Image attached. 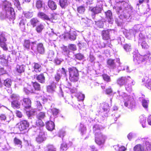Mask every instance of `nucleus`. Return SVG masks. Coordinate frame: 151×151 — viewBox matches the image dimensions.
Here are the masks:
<instances>
[{"mask_svg": "<svg viewBox=\"0 0 151 151\" xmlns=\"http://www.w3.org/2000/svg\"><path fill=\"white\" fill-rule=\"evenodd\" d=\"M2 5L4 8L3 12L0 14V17L2 19L7 18L13 20L15 18V13L11 4L4 0L2 1Z\"/></svg>", "mask_w": 151, "mask_h": 151, "instance_id": "f257e3e1", "label": "nucleus"}, {"mask_svg": "<svg viewBox=\"0 0 151 151\" xmlns=\"http://www.w3.org/2000/svg\"><path fill=\"white\" fill-rule=\"evenodd\" d=\"M141 141L142 145L139 144L135 146L134 151H149L151 150V140L145 138L142 139Z\"/></svg>", "mask_w": 151, "mask_h": 151, "instance_id": "f03ea898", "label": "nucleus"}, {"mask_svg": "<svg viewBox=\"0 0 151 151\" xmlns=\"http://www.w3.org/2000/svg\"><path fill=\"white\" fill-rule=\"evenodd\" d=\"M100 127L97 124L93 127V132L95 135V141L96 144L99 145L103 144L106 138V137L100 132Z\"/></svg>", "mask_w": 151, "mask_h": 151, "instance_id": "7ed1b4c3", "label": "nucleus"}, {"mask_svg": "<svg viewBox=\"0 0 151 151\" xmlns=\"http://www.w3.org/2000/svg\"><path fill=\"white\" fill-rule=\"evenodd\" d=\"M150 55V53L149 51L147 52L145 54L143 55L137 54L133 55L134 62L137 65L141 64L147 60Z\"/></svg>", "mask_w": 151, "mask_h": 151, "instance_id": "20e7f679", "label": "nucleus"}, {"mask_svg": "<svg viewBox=\"0 0 151 151\" xmlns=\"http://www.w3.org/2000/svg\"><path fill=\"white\" fill-rule=\"evenodd\" d=\"M124 99V106L128 108L132 109L134 106V99L132 96L123 93L122 95Z\"/></svg>", "mask_w": 151, "mask_h": 151, "instance_id": "39448f33", "label": "nucleus"}, {"mask_svg": "<svg viewBox=\"0 0 151 151\" xmlns=\"http://www.w3.org/2000/svg\"><path fill=\"white\" fill-rule=\"evenodd\" d=\"M122 6L120 7L116 8V10H118V12H119L122 9H123V14L124 17L126 18H129L132 11V8L129 6L128 4L125 2L122 3Z\"/></svg>", "mask_w": 151, "mask_h": 151, "instance_id": "423d86ee", "label": "nucleus"}, {"mask_svg": "<svg viewBox=\"0 0 151 151\" xmlns=\"http://www.w3.org/2000/svg\"><path fill=\"white\" fill-rule=\"evenodd\" d=\"M68 71L70 80L73 82L77 81L78 80L79 75L77 69L75 67H72L68 68Z\"/></svg>", "mask_w": 151, "mask_h": 151, "instance_id": "0eeeda50", "label": "nucleus"}, {"mask_svg": "<svg viewBox=\"0 0 151 151\" xmlns=\"http://www.w3.org/2000/svg\"><path fill=\"white\" fill-rule=\"evenodd\" d=\"M130 79V77L129 76L122 77L117 79L116 82L117 84L120 86L125 85L126 90L130 92L132 90L131 87L130 86L128 87L126 84L128 80H129Z\"/></svg>", "mask_w": 151, "mask_h": 151, "instance_id": "6e6552de", "label": "nucleus"}, {"mask_svg": "<svg viewBox=\"0 0 151 151\" xmlns=\"http://www.w3.org/2000/svg\"><path fill=\"white\" fill-rule=\"evenodd\" d=\"M12 98L13 100L11 103L12 106L14 108H19L21 104L19 101V96L16 95H13Z\"/></svg>", "mask_w": 151, "mask_h": 151, "instance_id": "1a4fd4ad", "label": "nucleus"}, {"mask_svg": "<svg viewBox=\"0 0 151 151\" xmlns=\"http://www.w3.org/2000/svg\"><path fill=\"white\" fill-rule=\"evenodd\" d=\"M47 135L43 130H41L39 132V134L36 137V140L37 142L40 144L45 141L46 139Z\"/></svg>", "mask_w": 151, "mask_h": 151, "instance_id": "9d476101", "label": "nucleus"}, {"mask_svg": "<svg viewBox=\"0 0 151 151\" xmlns=\"http://www.w3.org/2000/svg\"><path fill=\"white\" fill-rule=\"evenodd\" d=\"M117 63L116 64L114 63V60L109 59L108 60L107 63L111 68L117 70L118 67L121 64L119 62V59H117Z\"/></svg>", "mask_w": 151, "mask_h": 151, "instance_id": "9b49d317", "label": "nucleus"}, {"mask_svg": "<svg viewBox=\"0 0 151 151\" xmlns=\"http://www.w3.org/2000/svg\"><path fill=\"white\" fill-rule=\"evenodd\" d=\"M6 39L5 35L2 34L0 35V46L4 50H7L8 48L6 43Z\"/></svg>", "mask_w": 151, "mask_h": 151, "instance_id": "f8f14e48", "label": "nucleus"}, {"mask_svg": "<svg viewBox=\"0 0 151 151\" xmlns=\"http://www.w3.org/2000/svg\"><path fill=\"white\" fill-rule=\"evenodd\" d=\"M99 3H97L96 6L95 7H90L89 10L91 11L94 14H97L101 13L103 9L102 5L101 4H99Z\"/></svg>", "mask_w": 151, "mask_h": 151, "instance_id": "ddd939ff", "label": "nucleus"}, {"mask_svg": "<svg viewBox=\"0 0 151 151\" xmlns=\"http://www.w3.org/2000/svg\"><path fill=\"white\" fill-rule=\"evenodd\" d=\"M29 124L26 121H21L19 123L18 127L20 131H23L29 127Z\"/></svg>", "mask_w": 151, "mask_h": 151, "instance_id": "4468645a", "label": "nucleus"}, {"mask_svg": "<svg viewBox=\"0 0 151 151\" xmlns=\"http://www.w3.org/2000/svg\"><path fill=\"white\" fill-rule=\"evenodd\" d=\"M77 35V32L73 31H70L69 33H67L65 36L67 37L71 40H74L76 39Z\"/></svg>", "mask_w": 151, "mask_h": 151, "instance_id": "2eb2a0df", "label": "nucleus"}, {"mask_svg": "<svg viewBox=\"0 0 151 151\" xmlns=\"http://www.w3.org/2000/svg\"><path fill=\"white\" fill-rule=\"evenodd\" d=\"M105 14L106 19L109 23L112 24L114 21V19L111 12L110 10H108L105 12Z\"/></svg>", "mask_w": 151, "mask_h": 151, "instance_id": "dca6fc26", "label": "nucleus"}, {"mask_svg": "<svg viewBox=\"0 0 151 151\" xmlns=\"http://www.w3.org/2000/svg\"><path fill=\"white\" fill-rule=\"evenodd\" d=\"M39 99L40 100L39 101H37L36 102V104L37 106V109L39 110H41L42 109V106L40 102L43 101L45 102L46 101V99L44 97H42V96L39 97Z\"/></svg>", "mask_w": 151, "mask_h": 151, "instance_id": "f3484780", "label": "nucleus"}, {"mask_svg": "<svg viewBox=\"0 0 151 151\" xmlns=\"http://www.w3.org/2000/svg\"><path fill=\"white\" fill-rule=\"evenodd\" d=\"M32 67L33 70V72L36 73L40 72L42 70L41 65L39 64L36 63H34L32 64Z\"/></svg>", "mask_w": 151, "mask_h": 151, "instance_id": "a211bd4d", "label": "nucleus"}, {"mask_svg": "<svg viewBox=\"0 0 151 151\" xmlns=\"http://www.w3.org/2000/svg\"><path fill=\"white\" fill-rule=\"evenodd\" d=\"M110 29L102 31L101 32V36L102 39L104 40H108L110 38Z\"/></svg>", "mask_w": 151, "mask_h": 151, "instance_id": "6ab92c4d", "label": "nucleus"}, {"mask_svg": "<svg viewBox=\"0 0 151 151\" xmlns=\"http://www.w3.org/2000/svg\"><path fill=\"white\" fill-rule=\"evenodd\" d=\"M46 127L49 131H52L55 128V124L52 121L47 122L46 123Z\"/></svg>", "mask_w": 151, "mask_h": 151, "instance_id": "aec40b11", "label": "nucleus"}, {"mask_svg": "<svg viewBox=\"0 0 151 151\" xmlns=\"http://www.w3.org/2000/svg\"><path fill=\"white\" fill-rule=\"evenodd\" d=\"M22 105L26 109L29 108L31 106V101L29 99L24 98L23 99Z\"/></svg>", "mask_w": 151, "mask_h": 151, "instance_id": "412c9836", "label": "nucleus"}, {"mask_svg": "<svg viewBox=\"0 0 151 151\" xmlns=\"http://www.w3.org/2000/svg\"><path fill=\"white\" fill-rule=\"evenodd\" d=\"M144 29L143 26L142 25L137 24L135 25L132 29L134 30V32L136 34V33L139 31H142Z\"/></svg>", "mask_w": 151, "mask_h": 151, "instance_id": "4be33fe9", "label": "nucleus"}, {"mask_svg": "<svg viewBox=\"0 0 151 151\" xmlns=\"http://www.w3.org/2000/svg\"><path fill=\"white\" fill-rule=\"evenodd\" d=\"M41 54H43L45 52V50L43 44L42 43H39L38 44L37 51Z\"/></svg>", "mask_w": 151, "mask_h": 151, "instance_id": "5701e85b", "label": "nucleus"}, {"mask_svg": "<svg viewBox=\"0 0 151 151\" xmlns=\"http://www.w3.org/2000/svg\"><path fill=\"white\" fill-rule=\"evenodd\" d=\"M140 122L143 127L145 128L146 126V117L144 115L140 116L139 117Z\"/></svg>", "mask_w": 151, "mask_h": 151, "instance_id": "b1692460", "label": "nucleus"}, {"mask_svg": "<svg viewBox=\"0 0 151 151\" xmlns=\"http://www.w3.org/2000/svg\"><path fill=\"white\" fill-rule=\"evenodd\" d=\"M145 80L147 81L146 82L145 86L148 89L151 90V79L148 78L146 77L142 79V82H146Z\"/></svg>", "mask_w": 151, "mask_h": 151, "instance_id": "393cba45", "label": "nucleus"}, {"mask_svg": "<svg viewBox=\"0 0 151 151\" xmlns=\"http://www.w3.org/2000/svg\"><path fill=\"white\" fill-rule=\"evenodd\" d=\"M49 112H51L52 115L50 117L52 118L53 117V119L56 117L57 116V114L59 113V111L58 109L55 108H53L50 109L49 111H48V114H49Z\"/></svg>", "mask_w": 151, "mask_h": 151, "instance_id": "a878e982", "label": "nucleus"}, {"mask_svg": "<svg viewBox=\"0 0 151 151\" xmlns=\"http://www.w3.org/2000/svg\"><path fill=\"white\" fill-rule=\"evenodd\" d=\"M48 5L50 8L52 10H55L57 8V5L53 1L50 0L48 1Z\"/></svg>", "mask_w": 151, "mask_h": 151, "instance_id": "bb28decb", "label": "nucleus"}, {"mask_svg": "<svg viewBox=\"0 0 151 151\" xmlns=\"http://www.w3.org/2000/svg\"><path fill=\"white\" fill-rule=\"evenodd\" d=\"M135 34L134 32V30L132 29H130L128 32H127L126 34V37L129 39L131 37H134Z\"/></svg>", "mask_w": 151, "mask_h": 151, "instance_id": "cd10ccee", "label": "nucleus"}, {"mask_svg": "<svg viewBox=\"0 0 151 151\" xmlns=\"http://www.w3.org/2000/svg\"><path fill=\"white\" fill-rule=\"evenodd\" d=\"M36 79L40 83H43L45 82V78L43 74L37 76Z\"/></svg>", "mask_w": 151, "mask_h": 151, "instance_id": "c85d7f7f", "label": "nucleus"}, {"mask_svg": "<svg viewBox=\"0 0 151 151\" xmlns=\"http://www.w3.org/2000/svg\"><path fill=\"white\" fill-rule=\"evenodd\" d=\"M139 45H141L144 49H147L149 46L146 42L145 40H139Z\"/></svg>", "mask_w": 151, "mask_h": 151, "instance_id": "c756f323", "label": "nucleus"}, {"mask_svg": "<svg viewBox=\"0 0 151 151\" xmlns=\"http://www.w3.org/2000/svg\"><path fill=\"white\" fill-rule=\"evenodd\" d=\"M38 16L43 19L51 21V19H50L48 16L44 13L41 12L39 13Z\"/></svg>", "mask_w": 151, "mask_h": 151, "instance_id": "7c9ffc66", "label": "nucleus"}, {"mask_svg": "<svg viewBox=\"0 0 151 151\" xmlns=\"http://www.w3.org/2000/svg\"><path fill=\"white\" fill-rule=\"evenodd\" d=\"M0 119L2 121H6L7 123H8L11 120V118L10 116L8 117H6L4 114H1L0 116Z\"/></svg>", "mask_w": 151, "mask_h": 151, "instance_id": "2f4dec72", "label": "nucleus"}, {"mask_svg": "<svg viewBox=\"0 0 151 151\" xmlns=\"http://www.w3.org/2000/svg\"><path fill=\"white\" fill-rule=\"evenodd\" d=\"M25 66L24 65H17L16 66V70L19 73H21L24 72Z\"/></svg>", "mask_w": 151, "mask_h": 151, "instance_id": "473e14b6", "label": "nucleus"}, {"mask_svg": "<svg viewBox=\"0 0 151 151\" xmlns=\"http://www.w3.org/2000/svg\"><path fill=\"white\" fill-rule=\"evenodd\" d=\"M56 88V85L54 83L51 85L47 87V91L49 93H52L54 91Z\"/></svg>", "mask_w": 151, "mask_h": 151, "instance_id": "72a5a7b5", "label": "nucleus"}, {"mask_svg": "<svg viewBox=\"0 0 151 151\" xmlns=\"http://www.w3.org/2000/svg\"><path fill=\"white\" fill-rule=\"evenodd\" d=\"M59 3L62 8H65L68 5V2L67 0H60Z\"/></svg>", "mask_w": 151, "mask_h": 151, "instance_id": "f704fd0d", "label": "nucleus"}, {"mask_svg": "<svg viewBox=\"0 0 151 151\" xmlns=\"http://www.w3.org/2000/svg\"><path fill=\"white\" fill-rule=\"evenodd\" d=\"M31 42L29 40H25L23 44L24 47L27 50L29 49L30 46H31Z\"/></svg>", "mask_w": 151, "mask_h": 151, "instance_id": "c9c22d12", "label": "nucleus"}, {"mask_svg": "<svg viewBox=\"0 0 151 151\" xmlns=\"http://www.w3.org/2000/svg\"><path fill=\"white\" fill-rule=\"evenodd\" d=\"M26 22V20L21 19L20 22H19V26L21 28V30L22 31L24 30L25 29V23Z\"/></svg>", "mask_w": 151, "mask_h": 151, "instance_id": "e433bc0d", "label": "nucleus"}, {"mask_svg": "<svg viewBox=\"0 0 151 151\" xmlns=\"http://www.w3.org/2000/svg\"><path fill=\"white\" fill-rule=\"evenodd\" d=\"M12 84V81L11 79L7 78L4 81V84L6 87H9Z\"/></svg>", "mask_w": 151, "mask_h": 151, "instance_id": "4c0bfd02", "label": "nucleus"}, {"mask_svg": "<svg viewBox=\"0 0 151 151\" xmlns=\"http://www.w3.org/2000/svg\"><path fill=\"white\" fill-rule=\"evenodd\" d=\"M79 130L81 132V134L82 135H84L86 133V127H85L83 124H81Z\"/></svg>", "mask_w": 151, "mask_h": 151, "instance_id": "58836bf2", "label": "nucleus"}, {"mask_svg": "<svg viewBox=\"0 0 151 151\" xmlns=\"http://www.w3.org/2000/svg\"><path fill=\"white\" fill-rule=\"evenodd\" d=\"M38 44H37V42L35 41L31 42V48L34 51H37V49Z\"/></svg>", "mask_w": 151, "mask_h": 151, "instance_id": "ea45409f", "label": "nucleus"}, {"mask_svg": "<svg viewBox=\"0 0 151 151\" xmlns=\"http://www.w3.org/2000/svg\"><path fill=\"white\" fill-rule=\"evenodd\" d=\"M45 117V113L43 112H41L37 114V119H42Z\"/></svg>", "mask_w": 151, "mask_h": 151, "instance_id": "a19ab883", "label": "nucleus"}, {"mask_svg": "<svg viewBox=\"0 0 151 151\" xmlns=\"http://www.w3.org/2000/svg\"><path fill=\"white\" fill-rule=\"evenodd\" d=\"M126 70L127 72L129 73L131 71L129 70V67L128 66H124V67H122L121 66H119L117 68V71L119 72V70Z\"/></svg>", "mask_w": 151, "mask_h": 151, "instance_id": "79ce46f5", "label": "nucleus"}, {"mask_svg": "<svg viewBox=\"0 0 151 151\" xmlns=\"http://www.w3.org/2000/svg\"><path fill=\"white\" fill-rule=\"evenodd\" d=\"M125 50L127 52H129L131 50L132 48L130 44H126L123 46Z\"/></svg>", "mask_w": 151, "mask_h": 151, "instance_id": "37998d69", "label": "nucleus"}, {"mask_svg": "<svg viewBox=\"0 0 151 151\" xmlns=\"http://www.w3.org/2000/svg\"><path fill=\"white\" fill-rule=\"evenodd\" d=\"M104 80L106 82H109L111 81V80L110 76L106 74H104L102 75Z\"/></svg>", "mask_w": 151, "mask_h": 151, "instance_id": "c03bdc74", "label": "nucleus"}, {"mask_svg": "<svg viewBox=\"0 0 151 151\" xmlns=\"http://www.w3.org/2000/svg\"><path fill=\"white\" fill-rule=\"evenodd\" d=\"M114 147L116 150H118L119 151H125L127 149L124 147L122 146L119 147V145H115L114 146Z\"/></svg>", "mask_w": 151, "mask_h": 151, "instance_id": "a18cd8bd", "label": "nucleus"}, {"mask_svg": "<svg viewBox=\"0 0 151 151\" xmlns=\"http://www.w3.org/2000/svg\"><path fill=\"white\" fill-rule=\"evenodd\" d=\"M33 86L35 90L39 91L40 89V84L38 83L35 82H32Z\"/></svg>", "mask_w": 151, "mask_h": 151, "instance_id": "49530a36", "label": "nucleus"}, {"mask_svg": "<svg viewBox=\"0 0 151 151\" xmlns=\"http://www.w3.org/2000/svg\"><path fill=\"white\" fill-rule=\"evenodd\" d=\"M23 14L24 16L27 18H30L33 16L32 12H23Z\"/></svg>", "mask_w": 151, "mask_h": 151, "instance_id": "de8ad7c7", "label": "nucleus"}, {"mask_svg": "<svg viewBox=\"0 0 151 151\" xmlns=\"http://www.w3.org/2000/svg\"><path fill=\"white\" fill-rule=\"evenodd\" d=\"M45 151H57L55 148L52 145H49L47 146V148Z\"/></svg>", "mask_w": 151, "mask_h": 151, "instance_id": "09e8293b", "label": "nucleus"}, {"mask_svg": "<svg viewBox=\"0 0 151 151\" xmlns=\"http://www.w3.org/2000/svg\"><path fill=\"white\" fill-rule=\"evenodd\" d=\"M66 72L65 69L63 68H62L61 69H60V71H58V73H60L61 74V76L65 77L66 75Z\"/></svg>", "mask_w": 151, "mask_h": 151, "instance_id": "8fccbe9b", "label": "nucleus"}, {"mask_svg": "<svg viewBox=\"0 0 151 151\" xmlns=\"http://www.w3.org/2000/svg\"><path fill=\"white\" fill-rule=\"evenodd\" d=\"M38 21L37 19L35 18H33L31 19L30 22L31 24L33 26V27H35L37 23H38Z\"/></svg>", "mask_w": 151, "mask_h": 151, "instance_id": "3c124183", "label": "nucleus"}, {"mask_svg": "<svg viewBox=\"0 0 151 151\" xmlns=\"http://www.w3.org/2000/svg\"><path fill=\"white\" fill-rule=\"evenodd\" d=\"M14 4L19 10H20L21 9V7L19 1L18 0H14Z\"/></svg>", "mask_w": 151, "mask_h": 151, "instance_id": "603ef678", "label": "nucleus"}, {"mask_svg": "<svg viewBox=\"0 0 151 151\" xmlns=\"http://www.w3.org/2000/svg\"><path fill=\"white\" fill-rule=\"evenodd\" d=\"M68 48L71 50L74 51L77 50L76 45L74 44H70L68 45Z\"/></svg>", "mask_w": 151, "mask_h": 151, "instance_id": "864d4df0", "label": "nucleus"}, {"mask_svg": "<svg viewBox=\"0 0 151 151\" xmlns=\"http://www.w3.org/2000/svg\"><path fill=\"white\" fill-rule=\"evenodd\" d=\"M54 56V52L52 50H50L49 51L48 55V58L50 59V60L53 58Z\"/></svg>", "mask_w": 151, "mask_h": 151, "instance_id": "5fc2aeb1", "label": "nucleus"}, {"mask_svg": "<svg viewBox=\"0 0 151 151\" xmlns=\"http://www.w3.org/2000/svg\"><path fill=\"white\" fill-rule=\"evenodd\" d=\"M63 50V52L64 55H68L69 53V51L66 47L63 46L62 48Z\"/></svg>", "mask_w": 151, "mask_h": 151, "instance_id": "6e6d98bb", "label": "nucleus"}, {"mask_svg": "<svg viewBox=\"0 0 151 151\" xmlns=\"http://www.w3.org/2000/svg\"><path fill=\"white\" fill-rule=\"evenodd\" d=\"M149 101L147 100L143 99L142 101V105L143 107L147 109L148 106V103Z\"/></svg>", "mask_w": 151, "mask_h": 151, "instance_id": "4d7b16f0", "label": "nucleus"}, {"mask_svg": "<svg viewBox=\"0 0 151 151\" xmlns=\"http://www.w3.org/2000/svg\"><path fill=\"white\" fill-rule=\"evenodd\" d=\"M42 5V2L41 0H38L36 3V6L37 9L41 8Z\"/></svg>", "mask_w": 151, "mask_h": 151, "instance_id": "13d9d810", "label": "nucleus"}, {"mask_svg": "<svg viewBox=\"0 0 151 151\" xmlns=\"http://www.w3.org/2000/svg\"><path fill=\"white\" fill-rule=\"evenodd\" d=\"M44 27L43 25L40 24L36 27V30L38 32H40L43 29Z\"/></svg>", "mask_w": 151, "mask_h": 151, "instance_id": "bf43d9fd", "label": "nucleus"}, {"mask_svg": "<svg viewBox=\"0 0 151 151\" xmlns=\"http://www.w3.org/2000/svg\"><path fill=\"white\" fill-rule=\"evenodd\" d=\"M36 125L39 127H42L44 126V124L42 121V119H38L36 121Z\"/></svg>", "mask_w": 151, "mask_h": 151, "instance_id": "052dcab7", "label": "nucleus"}, {"mask_svg": "<svg viewBox=\"0 0 151 151\" xmlns=\"http://www.w3.org/2000/svg\"><path fill=\"white\" fill-rule=\"evenodd\" d=\"M78 12L80 13H83L85 11V8L84 6H81L78 7L77 9Z\"/></svg>", "mask_w": 151, "mask_h": 151, "instance_id": "680f3d73", "label": "nucleus"}, {"mask_svg": "<svg viewBox=\"0 0 151 151\" xmlns=\"http://www.w3.org/2000/svg\"><path fill=\"white\" fill-rule=\"evenodd\" d=\"M14 143L17 145H20V147L21 148L22 147V142L19 139L17 138H15L14 139Z\"/></svg>", "mask_w": 151, "mask_h": 151, "instance_id": "e2e57ef3", "label": "nucleus"}, {"mask_svg": "<svg viewBox=\"0 0 151 151\" xmlns=\"http://www.w3.org/2000/svg\"><path fill=\"white\" fill-rule=\"evenodd\" d=\"M67 149V146L66 144L65 143H63L61 144L60 146V149L63 151H65Z\"/></svg>", "mask_w": 151, "mask_h": 151, "instance_id": "0e129e2a", "label": "nucleus"}, {"mask_svg": "<svg viewBox=\"0 0 151 151\" xmlns=\"http://www.w3.org/2000/svg\"><path fill=\"white\" fill-rule=\"evenodd\" d=\"M85 98V96L84 94L80 93L78 95L77 97L78 101H83Z\"/></svg>", "mask_w": 151, "mask_h": 151, "instance_id": "69168bd1", "label": "nucleus"}, {"mask_svg": "<svg viewBox=\"0 0 151 151\" xmlns=\"http://www.w3.org/2000/svg\"><path fill=\"white\" fill-rule=\"evenodd\" d=\"M76 59L79 60H81L83 58L84 56L81 53H78L76 55Z\"/></svg>", "mask_w": 151, "mask_h": 151, "instance_id": "338daca9", "label": "nucleus"}, {"mask_svg": "<svg viewBox=\"0 0 151 151\" xmlns=\"http://www.w3.org/2000/svg\"><path fill=\"white\" fill-rule=\"evenodd\" d=\"M136 136V134H134L130 133L127 135V137L128 139L130 140L132 138Z\"/></svg>", "mask_w": 151, "mask_h": 151, "instance_id": "774afa93", "label": "nucleus"}]
</instances>
